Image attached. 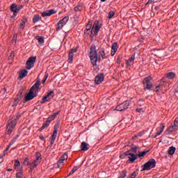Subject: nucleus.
Instances as JSON below:
<instances>
[{
  "mask_svg": "<svg viewBox=\"0 0 178 178\" xmlns=\"http://www.w3.org/2000/svg\"><path fill=\"white\" fill-rule=\"evenodd\" d=\"M16 122L17 119L16 118H12L11 120H9L7 124V129H14V127L16 126Z\"/></svg>",
  "mask_w": 178,
  "mask_h": 178,
  "instance_id": "f8f14e48",
  "label": "nucleus"
},
{
  "mask_svg": "<svg viewBox=\"0 0 178 178\" xmlns=\"http://www.w3.org/2000/svg\"><path fill=\"white\" fill-rule=\"evenodd\" d=\"M76 52H77V49H72L70 51V53L68 54V62L69 63H72L73 62V58L74 56V54Z\"/></svg>",
  "mask_w": 178,
  "mask_h": 178,
  "instance_id": "9b49d317",
  "label": "nucleus"
},
{
  "mask_svg": "<svg viewBox=\"0 0 178 178\" xmlns=\"http://www.w3.org/2000/svg\"><path fill=\"white\" fill-rule=\"evenodd\" d=\"M175 130H177V129L173 127V125H171L169 127L168 129L167 130V133L169 134L170 133H172V131H175Z\"/></svg>",
  "mask_w": 178,
  "mask_h": 178,
  "instance_id": "473e14b6",
  "label": "nucleus"
},
{
  "mask_svg": "<svg viewBox=\"0 0 178 178\" xmlns=\"http://www.w3.org/2000/svg\"><path fill=\"white\" fill-rule=\"evenodd\" d=\"M49 123H51L48 120L46 121V122L42 125L40 130H44L45 127H48L49 126Z\"/></svg>",
  "mask_w": 178,
  "mask_h": 178,
  "instance_id": "e433bc0d",
  "label": "nucleus"
},
{
  "mask_svg": "<svg viewBox=\"0 0 178 178\" xmlns=\"http://www.w3.org/2000/svg\"><path fill=\"white\" fill-rule=\"evenodd\" d=\"M67 158H68L67 153H64L57 163L58 168H60V165H62V163H63V162H65V161H66Z\"/></svg>",
  "mask_w": 178,
  "mask_h": 178,
  "instance_id": "9d476101",
  "label": "nucleus"
},
{
  "mask_svg": "<svg viewBox=\"0 0 178 178\" xmlns=\"http://www.w3.org/2000/svg\"><path fill=\"white\" fill-rule=\"evenodd\" d=\"M28 74H29V72L26 71V70H22L19 72V78L24 79V77H26V76H27Z\"/></svg>",
  "mask_w": 178,
  "mask_h": 178,
  "instance_id": "a211bd4d",
  "label": "nucleus"
},
{
  "mask_svg": "<svg viewBox=\"0 0 178 178\" xmlns=\"http://www.w3.org/2000/svg\"><path fill=\"white\" fill-rule=\"evenodd\" d=\"M90 54V62L92 65L95 67V69H98V65H97V63L101 62V57H98V54L97 53L95 46L91 47Z\"/></svg>",
  "mask_w": 178,
  "mask_h": 178,
  "instance_id": "f257e3e1",
  "label": "nucleus"
},
{
  "mask_svg": "<svg viewBox=\"0 0 178 178\" xmlns=\"http://www.w3.org/2000/svg\"><path fill=\"white\" fill-rule=\"evenodd\" d=\"M118 48L119 46H118V42L113 43L111 46V56H113L116 54V51H118Z\"/></svg>",
  "mask_w": 178,
  "mask_h": 178,
  "instance_id": "dca6fc26",
  "label": "nucleus"
},
{
  "mask_svg": "<svg viewBox=\"0 0 178 178\" xmlns=\"http://www.w3.org/2000/svg\"><path fill=\"white\" fill-rule=\"evenodd\" d=\"M37 94L33 92L32 90H29L28 93L25 95V101H31L33 98L37 97Z\"/></svg>",
  "mask_w": 178,
  "mask_h": 178,
  "instance_id": "6e6552de",
  "label": "nucleus"
},
{
  "mask_svg": "<svg viewBox=\"0 0 178 178\" xmlns=\"http://www.w3.org/2000/svg\"><path fill=\"white\" fill-rule=\"evenodd\" d=\"M69 22V17H65L63 19L60 20L57 24V29L56 30H60L63 29V26Z\"/></svg>",
  "mask_w": 178,
  "mask_h": 178,
  "instance_id": "0eeeda50",
  "label": "nucleus"
},
{
  "mask_svg": "<svg viewBox=\"0 0 178 178\" xmlns=\"http://www.w3.org/2000/svg\"><path fill=\"white\" fill-rule=\"evenodd\" d=\"M99 54L100 56L102 58V59H106V54H105V49L102 48L100 49Z\"/></svg>",
  "mask_w": 178,
  "mask_h": 178,
  "instance_id": "4be33fe9",
  "label": "nucleus"
},
{
  "mask_svg": "<svg viewBox=\"0 0 178 178\" xmlns=\"http://www.w3.org/2000/svg\"><path fill=\"white\" fill-rule=\"evenodd\" d=\"M41 86V81L38 80L35 83L31 88L30 90L32 91L33 92H35V94H38V91L41 90L40 88V86Z\"/></svg>",
  "mask_w": 178,
  "mask_h": 178,
  "instance_id": "423d86ee",
  "label": "nucleus"
},
{
  "mask_svg": "<svg viewBox=\"0 0 178 178\" xmlns=\"http://www.w3.org/2000/svg\"><path fill=\"white\" fill-rule=\"evenodd\" d=\"M155 2H156V1H155V0H149L147 1V3H146V5H148V4L152 3H155Z\"/></svg>",
  "mask_w": 178,
  "mask_h": 178,
  "instance_id": "603ef678",
  "label": "nucleus"
},
{
  "mask_svg": "<svg viewBox=\"0 0 178 178\" xmlns=\"http://www.w3.org/2000/svg\"><path fill=\"white\" fill-rule=\"evenodd\" d=\"M15 142H16V138H13L11 140V143L8 145V147L6 149V151L3 152V156H5V155H6V151H8L9 148H10V147H12V145H13V144H15Z\"/></svg>",
  "mask_w": 178,
  "mask_h": 178,
  "instance_id": "aec40b11",
  "label": "nucleus"
},
{
  "mask_svg": "<svg viewBox=\"0 0 178 178\" xmlns=\"http://www.w3.org/2000/svg\"><path fill=\"white\" fill-rule=\"evenodd\" d=\"M11 58H13V56H15V51H12L10 56Z\"/></svg>",
  "mask_w": 178,
  "mask_h": 178,
  "instance_id": "69168bd1",
  "label": "nucleus"
},
{
  "mask_svg": "<svg viewBox=\"0 0 178 178\" xmlns=\"http://www.w3.org/2000/svg\"><path fill=\"white\" fill-rule=\"evenodd\" d=\"M92 26V21H89L88 24L86 25V31H90L91 30V27Z\"/></svg>",
  "mask_w": 178,
  "mask_h": 178,
  "instance_id": "7c9ffc66",
  "label": "nucleus"
},
{
  "mask_svg": "<svg viewBox=\"0 0 178 178\" xmlns=\"http://www.w3.org/2000/svg\"><path fill=\"white\" fill-rule=\"evenodd\" d=\"M136 111L139 113H141V112L144 113V110L143 108H136Z\"/></svg>",
  "mask_w": 178,
  "mask_h": 178,
  "instance_id": "8fccbe9b",
  "label": "nucleus"
},
{
  "mask_svg": "<svg viewBox=\"0 0 178 178\" xmlns=\"http://www.w3.org/2000/svg\"><path fill=\"white\" fill-rule=\"evenodd\" d=\"M12 129H13V128L9 127V129H8V131H7V134H11V133H12Z\"/></svg>",
  "mask_w": 178,
  "mask_h": 178,
  "instance_id": "6e6d98bb",
  "label": "nucleus"
},
{
  "mask_svg": "<svg viewBox=\"0 0 178 178\" xmlns=\"http://www.w3.org/2000/svg\"><path fill=\"white\" fill-rule=\"evenodd\" d=\"M17 104H19V100H17V99H15V102L13 104V106H17Z\"/></svg>",
  "mask_w": 178,
  "mask_h": 178,
  "instance_id": "09e8293b",
  "label": "nucleus"
},
{
  "mask_svg": "<svg viewBox=\"0 0 178 178\" xmlns=\"http://www.w3.org/2000/svg\"><path fill=\"white\" fill-rule=\"evenodd\" d=\"M130 154L131 153H129V151L125 152V155H127V156H130Z\"/></svg>",
  "mask_w": 178,
  "mask_h": 178,
  "instance_id": "e2e57ef3",
  "label": "nucleus"
},
{
  "mask_svg": "<svg viewBox=\"0 0 178 178\" xmlns=\"http://www.w3.org/2000/svg\"><path fill=\"white\" fill-rule=\"evenodd\" d=\"M54 143H55V140L51 139L50 142L51 145H54Z\"/></svg>",
  "mask_w": 178,
  "mask_h": 178,
  "instance_id": "052dcab7",
  "label": "nucleus"
},
{
  "mask_svg": "<svg viewBox=\"0 0 178 178\" xmlns=\"http://www.w3.org/2000/svg\"><path fill=\"white\" fill-rule=\"evenodd\" d=\"M99 22L98 21H95L91 33H95V34H98V32L99 31Z\"/></svg>",
  "mask_w": 178,
  "mask_h": 178,
  "instance_id": "1a4fd4ad",
  "label": "nucleus"
},
{
  "mask_svg": "<svg viewBox=\"0 0 178 178\" xmlns=\"http://www.w3.org/2000/svg\"><path fill=\"white\" fill-rule=\"evenodd\" d=\"M136 176H137V175L136 174V172H134L132 173L129 178H135Z\"/></svg>",
  "mask_w": 178,
  "mask_h": 178,
  "instance_id": "864d4df0",
  "label": "nucleus"
},
{
  "mask_svg": "<svg viewBox=\"0 0 178 178\" xmlns=\"http://www.w3.org/2000/svg\"><path fill=\"white\" fill-rule=\"evenodd\" d=\"M163 81L162 83H159L156 87V91L158 92L159 90H163V83H165V81L163 79L161 80Z\"/></svg>",
  "mask_w": 178,
  "mask_h": 178,
  "instance_id": "a878e982",
  "label": "nucleus"
},
{
  "mask_svg": "<svg viewBox=\"0 0 178 178\" xmlns=\"http://www.w3.org/2000/svg\"><path fill=\"white\" fill-rule=\"evenodd\" d=\"M127 174V170H122L120 173V178L126 177Z\"/></svg>",
  "mask_w": 178,
  "mask_h": 178,
  "instance_id": "f704fd0d",
  "label": "nucleus"
},
{
  "mask_svg": "<svg viewBox=\"0 0 178 178\" xmlns=\"http://www.w3.org/2000/svg\"><path fill=\"white\" fill-rule=\"evenodd\" d=\"M130 106V101L127 100L122 104H119L116 106L115 111H119L120 112H123V111H126V109L129 108Z\"/></svg>",
  "mask_w": 178,
  "mask_h": 178,
  "instance_id": "20e7f679",
  "label": "nucleus"
},
{
  "mask_svg": "<svg viewBox=\"0 0 178 178\" xmlns=\"http://www.w3.org/2000/svg\"><path fill=\"white\" fill-rule=\"evenodd\" d=\"M58 115H59V111L54 113L53 115H50L48 118H47V120L49 122H52V120H55V118H56V116H58Z\"/></svg>",
  "mask_w": 178,
  "mask_h": 178,
  "instance_id": "5701e85b",
  "label": "nucleus"
},
{
  "mask_svg": "<svg viewBox=\"0 0 178 178\" xmlns=\"http://www.w3.org/2000/svg\"><path fill=\"white\" fill-rule=\"evenodd\" d=\"M137 137H141V134L135 135L132 138L133 140H135V138H137Z\"/></svg>",
  "mask_w": 178,
  "mask_h": 178,
  "instance_id": "13d9d810",
  "label": "nucleus"
},
{
  "mask_svg": "<svg viewBox=\"0 0 178 178\" xmlns=\"http://www.w3.org/2000/svg\"><path fill=\"white\" fill-rule=\"evenodd\" d=\"M138 149H140V147H135L131 148V151H133V152H135V153H136L137 151H138Z\"/></svg>",
  "mask_w": 178,
  "mask_h": 178,
  "instance_id": "49530a36",
  "label": "nucleus"
},
{
  "mask_svg": "<svg viewBox=\"0 0 178 178\" xmlns=\"http://www.w3.org/2000/svg\"><path fill=\"white\" fill-rule=\"evenodd\" d=\"M88 31H86L85 33H84V37H88V35L90 34L88 32Z\"/></svg>",
  "mask_w": 178,
  "mask_h": 178,
  "instance_id": "4d7b16f0",
  "label": "nucleus"
},
{
  "mask_svg": "<svg viewBox=\"0 0 178 178\" xmlns=\"http://www.w3.org/2000/svg\"><path fill=\"white\" fill-rule=\"evenodd\" d=\"M24 165H30V163H29V158H25L24 161Z\"/></svg>",
  "mask_w": 178,
  "mask_h": 178,
  "instance_id": "de8ad7c7",
  "label": "nucleus"
},
{
  "mask_svg": "<svg viewBox=\"0 0 178 178\" xmlns=\"http://www.w3.org/2000/svg\"><path fill=\"white\" fill-rule=\"evenodd\" d=\"M36 40H38L39 44H44V38L40 37V36H37L36 37Z\"/></svg>",
  "mask_w": 178,
  "mask_h": 178,
  "instance_id": "58836bf2",
  "label": "nucleus"
},
{
  "mask_svg": "<svg viewBox=\"0 0 178 178\" xmlns=\"http://www.w3.org/2000/svg\"><path fill=\"white\" fill-rule=\"evenodd\" d=\"M163 130H165V124H161L160 131H157L156 136H161L163 133ZM156 136H154V138H156Z\"/></svg>",
  "mask_w": 178,
  "mask_h": 178,
  "instance_id": "b1692460",
  "label": "nucleus"
},
{
  "mask_svg": "<svg viewBox=\"0 0 178 178\" xmlns=\"http://www.w3.org/2000/svg\"><path fill=\"white\" fill-rule=\"evenodd\" d=\"M88 144L86 142H83L81 145V151H88Z\"/></svg>",
  "mask_w": 178,
  "mask_h": 178,
  "instance_id": "412c9836",
  "label": "nucleus"
},
{
  "mask_svg": "<svg viewBox=\"0 0 178 178\" xmlns=\"http://www.w3.org/2000/svg\"><path fill=\"white\" fill-rule=\"evenodd\" d=\"M57 134H58V132H56V131H54L53 135L51 136V140H56Z\"/></svg>",
  "mask_w": 178,
  "mask_h": 178,
  "instance_id": "79ce46f5",
  "label": "nucleus"
},
{
  "mask_svg": "<svg viewBox=\"0 0 178 178\" xmlns=\"http://www.w3.org/2000/svg\"><path fill=\"white\" fill-rule=\"evenodd\" d=\"M175 151H176V147H175L173 146L170 147L168 149L169 155H173V154H175Z\"/></svg>",
  "mask_w": 178,
  "mask_h": 178,
  "instance_id": "bb28decb",
  "label": "nucleus"
},
{
  "mask_svg": "<svg viewBox=\"0 0 178 178\" xmlns=\"http://www.w3.org/2000/svg\"><path fill=\"white\" fill-rule=\"evenodd\" d=\"M22 6H21V7H17V5L16 4H12L10 6V10L11 12H13V13H19V11L20 10V9H22Z\"/></svg>",
  "mask_w": 178,
  "mask_h": 178,
  "instance_id": "2eb2a0df",
  "label": "nucleus"
},
{
  "mask_svg": "<svg viewBox=\"0 0 178 178\" xmlns=\"http://www.w3.org/2000/svg\"><path fill=\"white\" fill-rule=\"evenodd\" d=\"M134 59H136V57L134 54L128 60H127V66H130V63H131V62H133Z\"/></svg>",
  "mask_w": 178,
  "mask_h": 178,
  "instance_id": "c85d7f7f",
  "label": "nucleus"
},
{
  "mask_svg": "<svg viewBox=\"0 0 178 178\" xmlns=\"http://www.w3.org/2000/svg\"><path fill=\"white\" fill-rule=\"evenodd\" d=\"M151 80H152V77L149 76L144 79L143 83V87L145 90H149V91L152 90L153 86L151 84Z\"/></svg>",
  "mask_w": 178,
  "mask_h": 178,
  "instance_id": "7ed1b4c3",
  "label": "nucleus"
},
{
  "mask_svg": "<svg viewBox=\"0 0 178 178\" xmlns=\"http://www.w3.org/2000/svg\"><path fill=\"white\" fill-rule=\"evenodd\" d=\"M172 126L177 130L178 129V118L175 119L174 121V124Z\"/></svg>",
  "mask_w": 178,
  "mask_h": 178,
  "instance_id": "4c0bfd02",
  "label": "nucleus"
},
{
  "mask_svg": "<svg viewBox=\"0 0 178 178\" xmlns=\"http://www.w3.org/2000/svg\"><path fill=\"white\" fill-rule=\"evenodd\" d=\"M40 161H41V154L39 152L36 153V160L33 161L34 166H33V169L35 168L38 163H40Z\"/></svg>",
  "mask_w": 178,
  "mask_h": 178,
  "instance_id": "f3484780",
  "label": "nucleus"
},
{
  "mask_svg": "<svg viewBox=\"0 0 178 178\" xmlns=\"http://www.w3.org/2000/svg\"><path fill=\"white\" fill-rule=\"evenodd\" d=\"M80 168H81V165L74 167L72 170L70 172L68 176H72V175H73L75 172L80 169Z\"/></svg>",
  "mask_w": 178,
  "mask_h": 178,
  "instance_id": "393cba45",
  "label": "nucleus"
},
{
  "mask_svg": "<svg viewBox=\"0 0 178 178\" xmlns=\"http://www.w3.org/2000/svg\"><path fill=\"white\" fill-rule=\"evenodd\" d=\"M40 21V15H35L33 18V23H37Z\"/></svg>",
  "mask_w": 178,
  "mask_h": 178,
  "instance_id": "72a5a7b5",
  "label": "nucleus"
},
{
  "mask_svg": "<svg viewBox=\"0 0 178 178\" xmlns=\"http://www.w3.org/2000/svg\"><path fill=\"white\" fill-rule=\"evenodd\" d=\"M23 175V172L20 171L17 172L16 177L17 178H22V176Z\"/></svg>",
  "mask_w": 178,
  "mask_h": 178,
  "instance_id": "c03bdc74",
  "label": "nucleus"
},
{
  "mask_svg": "<svg viewBox=\"0 0 178 178\" xmlns=\"http://www.w3.org/2000/svg\"><path fill=\"white\" fill-rule=\"evenodd\" d=\"M60 124V121H58L56 124L54 126V131H56V133H58V129H59Z\"/></svg>",
  "mask_w": 178,
  "mask_h": 178,
  "instance_id": "ea45409f",
  "label": "nucleus"
},
{
  "mask_svg": "<svg viewBox=\"0 0 178 178\" xmlns=\"http://www.w3.org/2000/svg\"><path fill=\"white\" fill-rule=\"evenodd\" d=\"M47 79H48V75H47L45 79L42 80L43 84H44V83H45V81H47Z\"/></svg>",
  "mask_w": 178,
  "mask_h": 178,
  "instance_id": "680f3d73",
  "label": "nucleus"
},
{
  "mask_svg": "<svg viewBox=\"0 0 178 178\" xmlns=\"http://www.w3.org/2000/svg\"><path fill=\"white\" fill-rule=\"evenodd\" d=\"M115 16V12L110 11L108 13V19H112Z\"/></svg>",
  "mask_w": 178,
  "mask_h": 178,
  "instance_id": "a19ab883",
  "label": "nucleus"
},
{
  "mask_svg": "<svg viewBox=\"0 0 178 178\" xmlns=\"http://www.w3.org/2000/svg\"><path fill=\"white\" fill-rule=\"evenodd\" d=\"M29 165H31V170H32L33 169H34V168H33V166H34V161L32 162L31 163H30Z\"/></svg>",
  "mask_w": 178,
  "mask_h": 178,
  "instance_id": "bf43d9fd",
  "label": "nucleus"
},
{
  "mask_svg": "<svg viewBox=\"0 0 178 178\" xmlns=\"http://www.w3.org/2000/svg\"><path fill=\"white\" fill-rule=\"evenodd\" d=\"M167 77L168 79H175V77H176V74L173 72H168L167 73Z\"/></svg>",
  "mask_w": 178,
  "mask_h": 178,
  "instance_id": "cd10ccee",
  "label": "nucleus"
},
{
  "mask_svg": "<svg viewBox=\"0 0 178 178\" xmlns=\"http://www.w3.org/2000/svg\"><path fill=\"white\" fill-rule=\"evenodd\" d=\"M43 99L46 101V102H47V101H49V99H49V97H48V96H44V97H43Z\"/></svg>",
  "mask_w": 178,
  "mask_h": 178,
  "instance_id": "5fc2aeb1",
  "label": "nucleus"
},
{
  "mask_svg": "<svg viewBox=\"0 0 178 178\" xmlns=\"http://www.w3.org/2000/svg\"><path fill=\"white\" fill-rule=\"evenodd\" d=\"M20 118V113H17V117L15 118V119H17H17H19Z\"/></svg>",
  "mask_w": 178,
  "mask_h": 178,
  "instance_id": "0e129e2a",
  "label": "nucleus"
},
{
  "mask_svg": "<svg viewBox=\"0 0 178 178\" xmlns=\"http://www.w3.org/2000/svg\"><path fill=\"white\" fill-rule=\"evenodd\" d=\"M83 10V4H79L74 8L75 12H81Z\"/></svg>",
  "mask_w": 178,
  "mask_h": 178,
  "instance_id": "c756f323",
  "label": "nucleus"
},
{
  "mask_svg": "<svg viewBox=\"0 0 178 178\" xmlns=\"http://www.w3.org/2000/svg\"><path fill=\"white\" fill-rule=\"evenodd\" d=\"M148 152H149V150L139 152L137 154V156H138V158H141V157L144 156L146 154H148Z\"/></svg>",
  "mask_w": 178,
  "mask_h": 178,
  "instance_id": "2f4dec72",
  "label": "nucleus"
},
{
  "mask_svg": "<svg viewBox=\"0 0 178 178\" xmlns=\"http://www.w3.org/2000/svg\"><path fill=\"white\" fill-rule=\"evenodd\" d=\"M37 57H30L28 60L26 61V69L30 70L34 67V63H35V60Z\"/></svg>",
  "mask_w": 178,
  "mask_h": 178,
  "instance_id": "39448f33",
  "label": "nucleus"
},
{
  "mask_svg": "<svg viewBox=\"0 0 178 178\" xmlns=\"http://www.w3.org/2000/svg\"><path fill=\"white\" fill-rule=\"evenodd\" d=\"M55 13H56V11L54 10H49L44 11L42 13V17H47V16H51V15H55Z\"/></svg>",
  "mask_w": 178,
  "mask_h": 178,
  "instance_id": "4468645a",
  "label": "nucleus"
},
{
  "mask_svg": "<svg viewBox=\"0 0 178 178\" xmlns=\"http://www.w3.org/2000/svg\"><path fill=\"white\" fill-rule=\"evenodd\" d=\"M16 36H14L13 38V42H16Z\"/></svg>",
  "mask_w": 178,
  "mask_h": 178,
  "instance_id": "774afa93",
  "label": "nucleus"
},
{
  "mask_svg": "<svg viewBox=\"0 0 178 178\" xmlns=\"http://www.w3.org/2000/svg\"><path fill=\"white\" fill-rule=\"evenodd\" d=\"M103 81H104V74H98L95 78V84H101V83Z\"/></svg>",
  "mask_w": 178,
  "mask_h": 178,
  "instance_id": "ddd939ff",
  "label": "nucleus"
},
{
  "mask_svg": "<svg viewBox=\"0 0 178 178\" xmlns=\"http://www.w3.org/2000/svg\"><path fill=\"white\" fill-rule=\"evenodd\" d=\"M128 158H129V162H131V163H133V162H134V161H136L138 159L137 156L133 153H131L129 154V156H128Z\"/></svg>",
  "mask_w": 178,
  "mask_h": 178,
  "instance_id": "6ab92c4d",
  "label": "nucleus"
},
{
  "mask_svg": "<svg viewBox=\"0 0 178 178\" xmlns=\"http://www.w3.org/2000/svg\"><path fill=\"white\" fill-rule=\"evenodd\" d=\"M156 166V161L154 159H149L146 163L143 165V170H149Z\"/></svg>",
  "mask_w": 178,
  "mask_h": 178,
  "instance_id": "f03ea898",
  "label": "nucleus"
},
{
  "mask_svg": "<svg viewBox=\"0 0 178 178\" xmlns=\"http://www.w3.org/2000/svg\"><path fill=\"white\" fill-rule=\"evenodd\" d=\"M14 166L15 168H17V166H20V161H19V160H15Z\"/></svg>",
  "mask_w": 178,
  "mask_h": 178,
  "instance_id": "a18cd8bd",
  "label": "nucleus"
},
{
  "mask_svg": "<svg viewBox=\"0 0 178 178\" xmlns=\"http://www.w3.org/2000/svg\"><path fill=\"white\" fill-rule=\"evenodd\" d=\"M47 96L49 97V99L54 97V91H50Z\"/></svg>",
  "mask_w": 178,
  "mask_h": 178,
  "instance_id": "37998d69",
  "label": "nucleus"
},
{
  "mask_svg": "<svg viewBox=\"0 0 178 178\" xmlns=\"http://www.w3.org/2000/svg\"><path fill=\"white\" fill-rule=\"evenodd\" d=\"M15 99H17V101H22V95H18Z\"/></svg>",
  "mask_w": 178,
  "mask_h": 178,
  "instance_id": "3c124183",
  "label": "nucleus"
},
{
  "mask_svg": "<svg viewBox=\"0 0 178 178\" xmlns=\"http://www.w3.org/2000/svg\"><path fill=\"white\" fill-rule=\"evenodd\" d=\"M44 102H46V101L42 98V101H40V104H44Z\"/></svg>",
  "mask_w": 178,
  "mask_h": 178,
  "instance_id": "338daca9",
  "label": "nucleus"
},
{
  "mask_svg": "<svg viewBox=\"0 0 178 178\" xmlns=\"http://www.w3.org/2000/svg\"><path fill=\"white\" fill-rule=\"evenodd\" d=\"M26 22H27V18H23L22 19V23L19 24V26L23 27L22 29H24V25L26 24Z\"/></svg>",
  "mask_w": 178,
  "mask_h": 178,
  "instance_id": "c9c22d12",
  "label": "nucleus"
}]
</instances>
